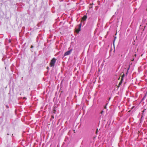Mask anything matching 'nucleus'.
Here are the masks:
<instances>
[{"label": "nucleus", "instance_id": "423d86ee", "mask_svg": "<svg viewBox=\"0 0 147 147\" xmlns=\"http://www.w3.org/2000/svg\"><path fill=\"white\" fill-rule=\"evenodd\" d=\"M122 81H123V80H121L120 82H119V86H120L121 84L122 83Z\"/></svg>", "mask_w": 147, "mask_h": 147}, {"label": "nucleus", "instance_id": "9d476101", "mask_svg": "<svg viewBox=\"0 0 147 147\" xmlns=\"http://www.w3.org/2000/svg\"><path fill=\"white\" fill-rule=\"evenodd\" d=\"M51 117H52V118H54V116H53V115L52 116H51Z\"/></svg>", "mask_w": 147, "mask_h": 147}, {"label": "nucleus", "instance_id": "20e7f679", "mask_svg": "<svg viewBox=\"0 0 147 147\" xmlns=\"http://www.w3.org/2000/svg\"><path fill=\"white\" fill-rule=\"evenodd\" d=\"M87 17L85 15L82 18V20L81 21V22H82L83 21H84L87 18Z\"/></svg>", "mask_w": 147, "mask_h": 147}, {"label": "nucleus", "instance_id": "7ed1b4c3", "mask_svg": "<svg viewBox=\"0 0 147 147\" xmlns=\"http://www.w3.org/2000/svg\"><path fill=\"white\" fill-rule=\"evenodd\" d=\"M72 51V49H71L70 50L68 51H67L64 54V56H65L67 55H69L70 54L71 52Z\"/></svg>", "mask_w": 147, "mask_h": 147}, {"label": "nucleus", "instance_id": "f257e3e1", "mask_svg": "<svg viewBox=\"0 0 147 147\" xmlns=\"http://www.w3.org/2000/svg\"><path fill=\"white\" fill-rule=\"evenodd\" d=\"M56 59L55 58H53L51 61L50 63V66L51 67L54 66Z\"/></svg>", "mask_w": 147, "mask_h": 147}, {"label": "nucleus", "instance_id": "2eb2a0df", "mask_svg": "<svg viewBox=\"0 0 147 147\" xmlns=\"http://www.w3.org/2000/svg\"><path fill=\"white\" fill-rule=\"evenodd\" d=\"M134 60V59H133V60H132V61H133Z\"/></svg>", "mask_w": 147, "mask_h": 147}, {"label": "nucleus", "instance_id": "39448f33", "mask_svg": "<svg viewBox=\"0 0 147 147\" xmlns=\"http://www.w3.org/2000/svg\"><path fill=\"white\" fill-rule=\"evenodd\" d=\"M121 80H123V78L125 76V74L123 72H122L121 74Z\"/></svg>", "mask_w": 147, "mask_h": 147}, {"label": "nucleus", "instance_id": "0eeeda50", "mask_svg": "<svg viewBox=\"0 0 147 147\" xmlns=\"http://www.w3.org/2000/svg\"><path fill=\"white\" fill-rule=\"evenodd\" d=\"M98 132V128H97L96 129V134H97Z\"/></svg>", "mask_w": 147, "mask_h": 147}, {"label": "nucleus", "instance_id": "4468645a", "mask_svg": "<svg viewBox=\"0 0 147 147\" xmlns=\"http://www.w3.org/2000/svg\"><path fill=\"white\" fill-rule=\"evenodd\" d=\"M48 68H49V67H47V69H48Z\"/></svg>", "mask_w": 147, "mask_h": 147}, {"label": "nucleus", "instance_id": "6e6552de", "mask_svg": "<svg viewBox=\"0 0 147 147\" xmlns=\"http://www.w3.org/2000/svg\"><path fill=\"white\" fill-rule=\"evenodd\" d=\"M104 109H106L107 108V107H106V106H105V107H104Z\"/></svg>", "mask_w": 147, "mask_h": 147}, {"label": "nucleus", "instance_id": "f3484780", "mask_svg": "<svg viewBox=\"0 0 147 147\" xmlns=\"http://www.w3.org/2000/svg\"><path fill=\"white\" fill-rule=\"evenodd\" d=\"M120 78H119V79Z\"/></svg>", "mask_w": 147, "mask_h": 147}, {"label": "nucleus", "instance_id": "dca6fc26", "mask_svg": "<svg viewBox=\"0 0 147 147\" xmlns=\"http://www.w3.org/2000/svg\"><path fill=\"white\" fill-rule=\"evenodd\" d=\"M130 66H129V67ZM129 69V68H128V70Z\"/></svg>", "mask_w": 147, "mask_h": 147}, {"label": "nucleus", "instance_id": "f8f14e48", "mask_svg": "<svg viewBox=\"0 0 147 147\" xmlns=\"http://www.w3.org/2000/svg\"><path fill=\"white\" fill-rule=\"evenodd\" d=\"M102 112H103V111H101V114H102Z\"/></svg>", "mask_w": 147, "mask_h": 147}, {"label": "nucleus", "instance_id": "1a4fd4ad", "mask_svg": "<svg viewBox=\"0 0 147 147\" xmlns=\"http://www.w3.org/2000/svg\"><path fill=\"white\" fill-rule=\"evenodd\" d=\"M53 112H54V113H55V112H56V110H54V111H53Z\"/></svg>", "mask_w": 147, "mask_h": 147}, {"label": "nucleus", "instance_id": "9b49d317", "mask_svg": "<svg viewBox=\"0 0 147 147\" xmlns=\"http://www.w3.org/2000/svg\"><path fill=\"white\" fill-rule=\"evenodd\" d=\"M33 47L32 45L31 47V48H33Z\"/></svg>", "mask_w": 147, "mask_h": 147}, {"label": "nucleus", "instance_id": "ddd939ff", "mask_svg": "<svg viewBox=\"0 0 147 147\" xmlns=\"http://www.w3.org/2000/svg\"><path fill=\"white\" fill-rule=\"evenodd\" d=\"M134 56H135V57H136V54H135V55H134Z\"/></svg>", "mask_w": 147, "mask_h": 147}, {"label": "nucleus", "instance_id": "f03ea898", "mask_svg": "<svg viewBox=\"0 0 147 147\" xmlns=\"http://www.w3.org/2000/svg\"><path fill=\"white\" fill-rule=\"evenodd\" d=\"M82 26V23H80L78 26V28L76 30V32L78 33L79 31H80L81 28Z\"/></svg>", "mask_w": 147, "mask_h": 147}]
</instances>
